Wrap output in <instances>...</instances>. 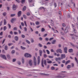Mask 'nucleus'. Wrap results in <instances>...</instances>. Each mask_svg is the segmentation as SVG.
Here are the masks:
<instances>
[{
  "label": "nucleus",
  "mask_w": 78,
  "mask_h": 78,
  "mask_svg": "<svg viewBox=\"0 0 78 78\" xmlns=\"http://www.w3.org/2000/svg\"><path fill=\"white\" fill-rule=\"evenodd\" d=\"M56 52H57V53H62V50L61 49L57 50H56Z\"/></svg>",
  "instance_id": "7ed1b4c3"
},
{
  "label": "nucleus",
  "mask_w": 78,
  "mask_h": 78,
  "mask_svg": "<svg viewBox=\"0 0 78 78\" xmlns=\"http://www.w3.org/2000/svg\"><path fill=\"white\" fill-rule=\"evenodd\" d=\"M45 40L46 41H48V40H49V39L48 37H46L45 39Z\"/></svg>",
  "instance_id": "a18cd8bd"
},
{
  "label": "nucleus",
  "mask_w": 78,
  "mask_h": 78,
  "mask_svg": "<svg viewBox=\"0 0 78 78\" xmlns=\"http://www.w3.org/2000/svg\"><path fill=\"white\" fill-rule=\"evenodd\" d=\"M27 16H30V14L28 12H27Z\"/></svg>",
  "instance_id": "0e129e2a"
},
{
  "label": "nucleus",
  "mask_w": 78,
  "mask_h": 78,
  "mask_svg": "<svg viewBox=\"0 0 78 78\" xmlns=\"http://www.w3.org/2000/svg\"><path fill=\"white\" fill-rule=\"evenodd\" d=\"M31 41L32 43H33V42H34V40L32 38L31 39Z\"/></svg>",
  "instance_id": "3c124183"
},
{
  "label": "nucleus",
  "mask_w": 78,
  "mask_h": 78,
  "mask_svg": "<svg viewBox=\"0 0 78 78\" xmlns=\"http://www.w3.org/2000/svg\"><path fill=\"white\" fill-rule=\"evenodd\" d=\"M47 35H48V34H44V35L43 36L44 37H47Z\"/></svg>",
  "instance_id": "603ef678"
},
{
  "label": "nucleus",
  "mask_w": 78,
  "mask_h": 78,
  "mask_svg": "<svg viewBox=\"0 0 78 78\" xmlns=\"http://www.w3.org/2000/svg\"><path fill=\"white\" fill-rule=\"evenodd\" d=\"M68 18H70V14H68Z\"/></svg>",
  "instance_id": "e2e57ef3"
},
{
  "label": "nucleus",
  "mask_w": 78,
  "mask_h": 78,
  "mask_svg": "<svg viewBox=\"0 0 78 78\" xmlns=\"http://www.w3.org/2000/svg\"><path fill=\"white\" fill-rule=\"evenodd\" d=\"M21 49L23 50H25V49H26V48H25L22 46H21Z\"/></svg>",
  "instance_id": "4be33fe9"
},
{
  "label": "nucleus",
  "mask_w": 78,
  "mask_h": 78,
  "mask_svg": "<svg viewBox=\"0 0 78 78\" xmlns=\"http://www.w3.org/2000/svg\"><path fill=\"white\" fill-rule=\"evenodd\" d=\"M6 14L7 13H6V12H4L3 13V15L4 16H5Z\"/></svg>",
  "instance_id": "37998d69"
},
{
  "label": "nucleus",
  "mask_w": 78,
  "mask_h": 78,
  "mask_svg": "<svg viewBox=\"0 0 78 78\" xmlns=\"http://www.w3.org/2000/svg\"><path fill=\"white\" fill-rule=\"evenodd\" d=\"M16 16V14H11L10 15L11 17H14V16Z\"/></svg>",
  "instance_id": "49530a36"
},
{
  "label": "nucleus",
  "mask_w": 78,
  "mask_h": 78,
  "mask_svg": "<svg viewBox=\"0 0 78 78\" xmlns=\"http://www.w3.org/2000/svg\"><path fill=\"white\" fill-rule=\"evenodd\" d=\"M41 66L43 67H44V59H43L41 60Z\"/></svg>",
  "instance_id": "ddd939ff"
},
{
  "label": "nucleus",
  "mask_w": 78,
  "mask_h": 78,
  "mask_svg": "<svg viewBox=\"0 0 78 78\" xmlns=\"http://www.w3.org/2000/svg\"><path fill=\"white\" fill-rule=\"evenodd\" d=\"M0 36H2V35H3V32H1L0 33Z\"/></svg>",
  "instance_id": "338daca9"
},
{
  "label": "nucleus",
  "mask_w": 78,
  "mask_h": 78,
  "mask_svg": "<svg viewBox=\"0 0 78 78\" xmlns=\"http://www.w3.org/2000/svg\"><path fill=\"white\" fill-rule=\"evenodd\" d=\"M44 58H47V55L45 54H44Z\"/></svg>",
  "instance_id": "c03bdc74"
},
{
  "label": "nucleus",
  "mask_w": 78,
  "mask_h": 78,
  "mask_svg": "<svg viewBox=\"0 0 78 78\" xmlns=\"http://www.w3.org/2000/svg\"><path fill=\"white\" fill-rule=\"evenodd\" d=\"M21 37L22 38H25V36L24 35H22Z\"/></svg>",
  "instance_id": "de8ad7c7"
},
{
  "label": "nucleus",
  "mask_w": 78,
  "mask_h": 78,
  "mask_svg": "<svg viewBox=\"0 0 78 78\" xmlns=\"http://www.w3.org/2000/svg\"><path fill=\"white\" fill-rule=\"evenodd\" d=\"M23 17L24 19H26L27 18V16H25V15H23Z\"/></svg>",
  "instance_id": "e433bc0d"
},
{
  "label": "nucleus",
  "mask_w": 78,
  "mask_h": 78,
  "mask_svg": "<svg viewBox=\"0 0 78 78\" xmlns=\"http://www.w3.org/2000/svg\"><path fill=\"white\" fill-rule=\"evenodd\" d=\"M34 66H36L37 65V61H36V58L35 56L34 57Z\"/></svg>",
  "instance_id": "f03ea898"
},
{
  "label": "nucleus",
  "mask_w": 78,
  "mask_h": 78,
  "mask_svg": "<svg viewBox=\"0 0 78 78\" xmlns=\"http://www.w3.org/2000/svg\"><path fill=\"white\" fill-rule=\"evenodd\" d=\"M40 62H41V58L40 57L38 56L37 58V65H39Z\"/></svg>",
  "instance_id": "39448f33"
},
{
  "label": "nucleus",
  "mask_w": 78,
  "mask_h": 78,
  "mask_svg": "<svg viewBox=\"0 0 78 78\" xmlns=\"http://www.w3.org/2000/svg\"><path fill=\"white\" fill-rule=\"evenodd\" d=\"M7 57L9 59H11V56L9 55L8 54L7 55Z\"/></svg>",
  "instance_id": "2eb2a0df"
},
{
  "label": "nucleus",
  "mask_w": 78,
  "mask_h": 78,
  "mask_svg": "<svg viewBox=\"0 0 78 78\" xmlns=\"http://www.w3.org/2000/svg\"><path fill=\"white\" fill-rule=\"evenodd\" d=\"M16 61V59H13L12 60V62H15V61Z\"/></svg>",
  "instance_id": "4d7b16f0"
},
{
  "label": "nucleus",
  "mask_w": 78,
  "mask_h": 78,
  "mask_svg": "<svg viewBox=\"0 0 78 78\" xmlns=\"http://www.w3.org/2000/svg\"><path fill=\"white\" fill-rule=\"evenodd\" d=\"M70 60H68L66 62V63H65V65H67V64H69V63H70Z\"/></svg>",
  "instance_id": "dca6fc26"
},
{
  "label": "nucleus",
  "mask_w": 78,
  "mask_h": 78,
  "mask_svg": "<svg viewBox=\"0 0 78 78\" xmlns=\"http://www.w3.org/2000/svg\"><path fill=\"white\" fill-rule=\"evenodd\" d=\"M17 63L19 65H21V62L19 61L17 62Z\"/></svg>",
  "instance_id": "13d9d810"
},
{
  "label": "nucleus",
  "mask_w": 78,
  "mask_h": 78,
  "mask_svg": "<svg viewBox=\"0 0 78 78\" xmlns=\"http://www.w3.org/2000/svg\"><path fill=\"white\" fill-rule=\"evenodd\" d=\"M16 52V51H15V50H12V51H11V54H14L15 53V52Z\"/></svg>",
  "instance_id": "b1692460"
},
{
  "label": "nucleus",
  "mask_w": 78,
  "mask_h": 78,
  "mask_svg": "<svg viewBox=\"0 0 78 78\" xmlns=\"http://www.w3.org/2000/svg\"><path fill=\"white\" fill-rule=\"evenodd\" d=\"M71 65H68L67 67V68L68 69H70V68H71Z\"/></svg>",
  "instance_id": "6ab92c4d"
},
{
  "label": "nucleus",
  "mask_w": 78,
  "mask_h": 78,
  "mask_svg": "<svg viewBox=\"0 0 78 78\" xmlns=\"http://www.w3.org/2000/svg\"><path fill=\"white\" fill-rule=\"evenodd\" d=\"M25 0H22L21 1V2L23 4L25 3Z\"/></svg>",
  "instance_id": "bb28decb"
},
{
  "label": "nucleus",
  "mask_w": 78,
  "mask_h": 78,
  "mask_svg": "<svg viewBox=\"0 0 78 78\" xmlns=\"http://www.w3.org/2000/svg\"><path fill=\"white\" fill-rule=\"evenodd\" d=\"M70 44H71V45L72 46V47H75V45L74 44H73V43H72L71 42H70Z\"/></svg>",
  "instance_id": "7c9ffc66"
},
{
  "label": "nucleus",
  "mask_w": 78,
  "mask_h": 78,
  "mask_svg": "<svg viewBox=\"0 0 78 78\" xmlns=\"http://www.w3.org/2000/svg\"><path fill=\"white\" fill-rule=\"evenodd\" d=\"M43 75H46V76H49L50 75L49 74H44V73H42Z\"/></svg>",
  "instance_id": "6e6d98bb"
},
{
  "label": "nucleus",
  "mask_w": 78,
  "mask_h": 78,
  "mask_svg": "<svg viewBox=\"0 0 78 78\" xmlns=\"http://www.w3.org/2000/svg\"><path fill=\"white\" fill-rule=\"evenodd\" d=\"M48 57L49 58H51V59L53 58V56H48Z\"/></svg>",
  "instance_id": "ea45409f"
},
{
  "label": "nucleus",
  "mask_w": 78,
  "mask_h": 78,
  "mask_svg": "<svg viewBox=\"0 0 78 78\" xmlns=\"http://www.w3.org/2000/svg\"><path fill=\"white\" fill-rule=\"evenodd\" d=\"M21 14H22V11H19L18 13V17H20V16H21Z\"/></svg>",
  "instance_id": "9d476101"
},
{
  "label": "nucleus",
  "mask_w": 78,
  "mask_h": 78,
  "mask_svg": "<svg viewBox=\"0 0 78 78\" xmlns=\"http://www.w3.org/2000/svg\"><path fill=\"white\" fill-rule=\"evenodd\" d=\"M46 51L47 52V54H48V55H49V54H50V51H49L48 50H46Z\"/></svg>",
  "instance_id": "4c0bfd02"
},
{
  "label": "nucleus",
  "mask_w": 78,
  "mask_h": 78,
  "mask_svg": "<svg viewBox=\"0 0 78 78\" xmlns=\"http://www.w3.org/2000/svg\"><path fill=\"white\" fill-rule=\"evenodd\" d=\"M38 46L40 47H42V44H41L40 43H39L38 44Z\"/></svg>",
  "instance_id": "c9c22d12"
},
{
  "label": "nucleus",
  "mask_w": 78,
  "mask_h": 78,
  "mask_svg": "<svg viewBox=\"0 0 78 78\" xmlns=\"http://www.w3.org/2000/svg\"><path fill=\"white\" fill-rule=\"evenodd\" d=\"M29 64L30 65V66H32L33 63H32V60H30L29 61Z\"/></svg>",
  "instance_id": "1a4fd4ad"
},
{
  "label": "nucleus",
  "mask_w": 78,
  "mask_h": 78,
  "mask_svg": "<svg viewBox=\"0 0 78 78\" xmlns=\"http://www.w3.org/2000/svg\"><path fill=\"white\" fill-rule=\"evenodd\" d=\"M15 40L16 41H18L19 40V37L17 36H16L15 37Z\"/></svg>",
  "instance_id": "4468645a"
},
{
  "label": "nucleus",
  "mask_w": 78,
  "mask_h": 78,
  "mask_svg": "<svg viewBox=\"0 0 78 78\" xmlns=\"http://www.w3.org/2000/svg\"><path fill=\"white\" fill-rule=\"evenodd\" d=\"M6 20L5 19L4 20V25H6Z\"/></svg>",
  "instance_id": "5701e85b"
},
{
  "label": "nucleus",
  "mask_w": 78,
  "mask_h": 78,
  "mask_svg": "<svg viewBox=\"0 0 78 78\" xmlns=\"http://www.w3.org/2000/svg\"><path fill=\"white\" fill-rule=\"evenodd\" d=\"M29 3H31V2H33V0H28Z\"/></svg>",
  "instance_id": "09e8293b"
},
{
  "label": "nucleus",
  "mask_w": 78,
  "mask_h": 78,
  "mask_svg": "<svg viewBox=\"0 0 78 78\" xmlns=\"http://www.w3.org/2000/svg\"><path fill=\"white\" fill-rule=\"evenodd\" d=\"M22 62L23 64H24V63H25V60L23 58H22Z\"/></svg>",
  "instance_id": "cd10ccee"
},
{
  "label": "nucleus",
  "mask_w": 78,
  "mask_h": 78,
  "mask_svg": "<svg viewBox=\"0 0 78 78\" xmlns=\"http://www.w3.org/2000/svg\"><path fill=\"white\" fill-rule=\"evenodd\" d=\"M59 57H58L57 58H55V61H57V62H58V60H59Z\"/></svg>",
  "instance_id": "f704fd0d"
},
{
  "label": "nucleus",
  "mask_w": 78,
  "mask_h": 78,
  "mask_svg": "<svg viewBox=\"0 0 78 78\" xmlns=\"http://www.w3.org/2000/svg\"><path fill=\"white\" fill-rule=\"evenodd\" d=\"M26 42H27V44H30V41H28V40H26Z\"/></svg>",
  "instance_id": "72a5a7b5"
},
{
  "label": "nucleus",
  "mask_w": 78,
  "mask_h": 78,
  "mask_svg": "<svg viewBox=\"0 0 78 78\" xmlns=\"http://www.w3.org/2000/svg\"><path fill=\"white\" fill-rule=\"evenodd\" d=\"M17 5H15V4H14L12 6L13 10L14 11H16V8H17Z\"/></svg>",
  "instance_id": "423d86ee"
},
{
  "label": "nucleus",
  "mask_w": 78,
  "mask_h": 78,
  "mask_svg": "<svg viewBox=\"0 0 78 78\" xmlns=\"http://www.w3.org/2000/svg\"><path fill=\"white\" fill-rule=\"evenodd\" d=\"M61 58H63V59H64V58H66V55L62 54L61 55Z\"/></svg>",
  "instance_id": "9b49d317"
},
{
  "label": "nucleus",
  "mask_w": 78,
  "mask_h": 78,
  "mask_svg": "<svg viewBox=\"0 0 78 78\" xmlns=\"http://www.w3.org/2000/svg\"><path fill=\"white\" fill-rule=\"evenodd\" d=\"M56 78H63V77L62 76H56Z\"/></svg>",
  "instance_id": "c85d7f7f"
},
{
  "label": "nucleus",
  "mask_w": 78,
  "mask_h": 78,
  "mask_svg": "<svg viewBox=\"0 0 78 78\" xmlns=\"http://www.w3.org/2000/svg\"><path fill=\"white\" fill-rule=\"evenodd\" d=\"M62 26H63V27H65L66 24L64 23H63L62 24Z\"/></svg>",
  "instance_id": "774afa93"
},
{
  "label": "nucleus",
  "mask_w": 78,
  "mask_h": 78,
  "mask_svg": "<svg viewBox=\"0 0 78 78\" xmlns=\"http://www.w3.org/2000/svg\"><path fill=\"white\" fill-rule=\"evenodd\" d=\"M27 7H26V6H24V7L23 9V11H25V10H26V8Z\"/></svg>",
  "instance_id": "393cba45"
},
{
  "label": "nucleus",
  "mask_w": 78,
  "mask_h": 78,
  "mask_svg": "<svg viewBox=\"0 0 78 78\" xmlns=\"http://www.w3.org/2000/svg\"><path fill=\"white\" fill-rule=\"evenodd\" d=\"M3 22L2 21L0 22V26H2V23Z\"/></svg>",
  "instance_id": "bf43d9fd"
},
{
  "label": "nucleus",
  "mask_w": 78,
  "mask_h": 78,
  "mask_svg": "<svg viewBox=\"0 0 78 78\" xmlns=\"http://www.w3.org/2000/svg\"><path fill=\"white\" fill-rule=\"evenodd\" d=\"M55 67L52 66L51 67V70H55Z\"/></svg>",
  "instance_id": "79ce46f5"
},
{
  "label": "nucleus",
  "mask_w": 78,
  "mask_h": 78,
  "mask_svg": "<svg viewBox=\"0 0 78 78\" xmlns=\"http://www.w3.org/2000/svg\"><path fill=\"white\" fill-rule=\"evenodd\" d=\"M40 9H44V11H45V9H46V8H44V7H41L39 8Z\"/></svg>",
  "instance_id": "f3484780"
},
{
  "label": "nucleus",
  "mask_w": 78,
  "mask_h": 78,
  "mask_svg": "<svg viewBox=\"0 0 78 78\" xmlns=\"http://www.w3.org/2000/svg\"><path fill=\"white\" fill-rule=\"evenodd\" d=\"M8 48V46L5 45V50H7Z\"/></svg>",
  "instance_id": "412c9836"
},
{
  "label": "nucleus",
  "mask_w": 78,
  "mask_h": 78,
  "mask_svg": "<svg viewBox=\"0 0 78 78\" xmlns=\"http://www.w3.org/2000/svg\"><path fill=\"white\" fill-rule=\"evenodd\" d=\"M69 53H71V52H73V50L72 49H69Z\"/></svg>",
  "instance_id": "a211bd4d"
},
{
  "label": "nucleus",
  "mask_w": 78,
  "mask_h": 78,
  "mask_svg": "<svg viewBox=\"0 0 78 78\" xmlns=\"http://www.w3.org/2000/svg\"><path fill=\"white\" fill-rule=\"evenodd\" d=\"M0 56L2 58L4 59H5V60H6V56H5V55H1Z\"/></svg>",
  "instance_id": "20e7f679"
},
{
  "label": "nucleus",
  "mask_w": 78,
  "mask_h": 78,
  "mask_svg": "<svg viewBox=\"0 0 78 78\" xmlns=\"http://www.w3.org/2000/svg\"><path fill=\"white\" fill-rule=\"evenodd\" d=\"M56 42V41L55 40H53L52 42V44H55V43Z\"/></svg>",
  "instance_id": "aec40b11"
},
{
  "label": "nucleus",
  "mask_w": 78,
  "mask_h": 78,
  "mask_svg": "<svg viewBox=\"0 0 78 78\" xmlns=\"http://www.w3.org/2000/svg\"><path fill=\"white\" fill-rule=\"evenodd\" d=\"M17 30V28L16 27H15L13 28V30L14 31H16V30Z\"/></svg>",
  "instance_id": "a19ab883"
},
{
  "label": "nucleus",
  "mask_w": 78,
  "mask_h": 78,
  "mask_svg": "<svg viewBox=\"0 0 78 78\" xmlns=\"http://www.w3.org/2000/svg\"><path fill=\"white\" fill-rule=\"evenodd\" d=\"M39 54L40 56H42V53H43L42 51V50H40L39 51Z\"/></svg>",
  "instance_id": "f8f14e48"
},
{
  "label": "nucleus",
  "mask_w": 78,
  "mask_h": 78,
  "mask_svg": "<svg viewBox=\"0 0 78 78\" xmlns=\"http://www.w3.org/2000/svg\"><path fill=\"white\" fill-rule=\"evenodd\" d=\"M51 52H55V51H54V50H53V49H51Z\"/></svg>",
  "instance_id": "680f3d73"
},
{
  "label": "nucleus",
  "mask_w": 78,
  "mask_h": 78,
  "mask_svg": "<svg viewBox=\"0 0 78 78\" xmlns=\"http://www.w3.org/2000/svg\"><path fill=\"white\" fill-rule=\"evenodd\" d=\"M24 56L26 58H31L32 56L31 54H30L28 53H26L24 54Z\"/></svg>",
  "instance_id": "f257e3e1"
},
{
  "label": "nucleus",
  "mask_w": 78,
  "mask_h": 78,
  "mask_svg": "<svg viewBox=\"0 0 78 78\" xmlns=\"http://www.w3.org/2000/svg\"><path fill=\"white\" fill-rule=\"evenodd\" d=\"M64 52L65 53H67V47H65L64 49Z\"/></svg>",
  "instance_id": "6e6552de"
},
{
  "label": "nucleus",
  "mask_w": 78,
  "mask_h": 78,
  "mask_svg": "<svg viewBox=\"0 0 78 78\" xmlns=\"http://www.w3.org/2000/svg\"><path fill=\"white\" fill-rule=\"evenodd\" d=\"M53 39H54L53 37H52V38H50L49 40L50 41H51V40H53Z\"/></svg>",
  "instance_id": "69168bd1"
},
{
  "label": "nucleus",
  "mask_w": 78,
  "mask_h": 78,
  "mask_svg": "<svg viewBox=\"0 0 78 78\" xmlns=\"http://www.w3.org/2000/svg\"><path fill=\"white\" fill-rule=\"evenodd\" d=\"M61 59H63V58H62L61 57V58L59 57L58 60H59V61H61Z\"/></svg>",
  "instance_id": "5fc2aeb1"
},
{
  "label": "nucleus",
  "mask_w": 78,
  "mask_h": 78,
  "mask_svg": "<svg viewBox=\"0 0 78 78\" xmlns=\"http://www.w3.org/2000/svg\"><path fill=\"white\" fill-rule=\"evenodd\" d=\"M6 29H7V27H6L4 26L3 28L4 31H5Z\"/></svg>",
  "instance_id": "473e14b6"
},
{
  "label": "nucleus",
  "mask_w": 78,
  "mask_h": 78,
  "mask_svg": "<svg viewBox=\"0 0 78 78\" xmlns=\"http://www.w3.org/2000/svg\"><path fill=\"white\" fill-rule=\"evenodd\" d=\"M16 21V18H13L11 20V22L12 23H14V22Z\"/></svg>",
  "instance_id": "0eeeda50"
},
{
  "label": "nucleus",
  "mask_w": 78,
  "mask_h": 78,
  "mask_svg": "<svg viewBox=\"0 0 78 78\" xmlns=\"http://www.w3.org/2000/svg\"><path fill=\"white\" fill-rule=\"evenodd\" d=\"M35 23L37 25H38L39 24V22L38 21H36L35 22Z\"/></svg>",
  "instance_id": "2f4dec72"
},
{
  "label": "nucleus",
  "mask_w": 78,
  "mask_h": 78,
  "mask_svg": "<svg viewBox=\"0 0 78 78\" xmlns=\"http://www.w3.org/2000/svg\"><path fill=\"white\" fill-rule=\"evenodd\" d=\"M5 40H6L5 39L3 40L2 42V44H4V42H5Z\"/></svg>",
  "instance_id": "864d4df0"
},
{
  "label": "nucleus",
  "mask_w": 78,
  "mask_h": 78,
  "mask_svg": "<svg viewBox=\"0 0 78 78\" xmlns=\"http://www.w3.org/2000/svg\"><path fill=\"white\" fill-rule=\"evenodd\" d=\"M41 31V32H44V31H45V29L43 28H42Z\"/></svg>",
  "instance_id": "c756f323"
},
{
  "label": "nucleus",
  "mask_w": 78,
  "mask_h": 78,
  "mask_svg": "<svg viewBox=\"0 0 78 78\" xmlns=\"http://www.w3.org/2000/svg\"><path fill=\"white\" fill-rule=\"evenodd\" d=\"M47 63H48V64H51V63H52V61L51 60H49L47 62Z\"/></svg>",
  "instance_id": "a878e982"
},
{
  "label": "nucleus",
  "mask_w": 78,
  "mask_h": 78,
  "mask_svg": "<svg viewBox=\"0 0 78 78\" xmlns=\"http://www.w3.org/2000/svg\"><path fill=\"white\" fill-rule=\"evenodd\" d=\"M39 39L40 40V41H42V39H43L42 38V37H40Z\"/></svg>",
  "instance_id": "8fccbe9b"
},
{
  "label": "nucleus",
  "mask_w": 78,
  "mask_h": 78,
  "mask_svg": "<svg viewBox=\"0 0 78 78\" xmlns=\"http://www.w3.org/2000/svg\"><path fill=\"white\" fill-rule=\"evenodd\" d=\"M44 65H46L47 64V61H46V60H44Z\"/></svg>",
  "instance_id": "58836bf2"
},
{
  "label": "nucleus",
  "mask_w": 78,
  "mask_h": 78,
  "mask_svg": "<svg viewBox=\"0 0 78 78\" xmlns=\"http://www.w3.org/2000/svg\"><path fill=\"white\" fill-rule=\"evenodd\" d=\"M8 26L9 27V28H10L11 27V26L9 24H8Z\"/></svg>",
  "instance_id": "052dcab7"
}]
</instances>
